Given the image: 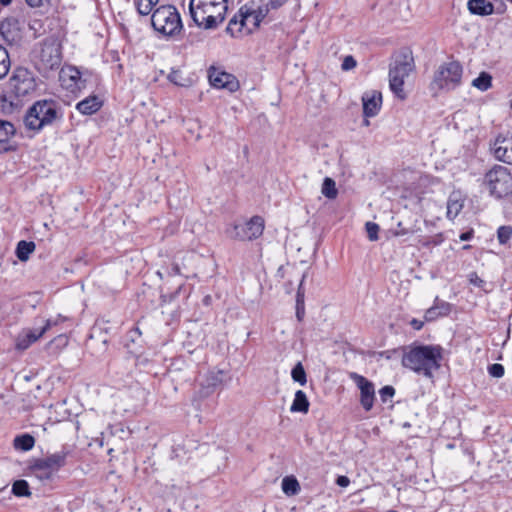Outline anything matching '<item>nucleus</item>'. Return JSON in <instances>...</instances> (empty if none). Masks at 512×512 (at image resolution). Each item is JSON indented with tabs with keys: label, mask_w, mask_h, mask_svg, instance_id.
<instances>
[{
	"label": "nucleus",
	"mask_w": 512,
	"mask_h": 512,
	"mask_svg": "<svg viewBox=\"0 0 512 512\" xmlns=\"http://www.w3.org/2000/svg\"><path fill=\"white\" fill-rule=\"evenodd\" d=\"M304 306H303V295L300 293V289L297 293V309H296V317L299 321L303 319L304 316Z\"/></svg>",
	"instance_id": "79ce46f5"
},
{
	"label": "nucleus",
	"mask_w": 512,
	"mask_h": 512,
	"mask_svg": "<svg viewBox=\"0 0 512 512\" xmlns=\"http://www.w3.org/2000/svg\"><path fill=\"white\" fill-rule=\"evenodd\" d=\"M237 24H240V28L238 29V31H241L242 27L241 26V22H240V16H239V13L236 14L228 23V26L226 28V31L228 33H230L232 36H234V26L237 25Z\"/></svg>",
	"instance_id": "c03bdc74"
},
{
	"label": "nucleus",
	"mask_w": 512,
	"mask_h": 512,
	"mask_svg": "<svg viewBox=\"0 0 512 512\" xmlns=\"http://www.w3.org/2000/svg\"><path fill=\"white\" fill-rule=\"evenodd\" d=\"M504 366L499 363H494L488 366V373L494 378H501L504 375Z\"/></svg>",
	"instance_id": "e433bc0d"
},
{
	"label": "nucleus",
	"mask_w": 512,
	"mask_h": 512,
	"mask_svg": "<svg viewBox=\"0 0 512 512\" xmlns=\"http://www.w3.org/2000/svg\"><path fill=\"white\" fill-rule=\"evenodd\" d=\"M103 102L96 95H91L78 102L76 109L83 115H92L99 111Z\"/></svg>",
	"instance_id": "aec40b11"
},
{
	"label": "nucleus",
	"mask_w": 512,
	"mask_h": 512,
	"mask_svg": "<svg viewBox=\"0 0 512 512\" xmlns=\"http://www.w3.org/2000/svg\"><path fill=\"white\" fill-rule=\"evenodd\" d=\"M181 271H180V267L178 264H173L170 271H169V274L170 275H180Z\"/></svg>",
	"instance_id": "864d4df0"
},
{
	"label": "nucleus",
	"mask_w": 512,
	"mask_h": 512,
	"mask_svg": "<svg viewBox=\"0 0 512 512\" xmlns=\"http://www.w3.org/2000/svg\"><path fill=\"white\" fill-rule=\"evenodd\" d=\"M59 81L61 86L71 93L80 92L86 86V80L82 78L79 69L74 66L61 68Z\"/></svg>",
	"instance_id": "f8f14e48"
},
{
	"label": "nucleus",
	"mask_w": 512,
	"mask_h": 512,
	"mask_svg": "<svg viewBox=\"0 0 512 512\" xmlns=\"http://www.w3.org/2000/svg\"><path fill=\"white\" fill-rule=\"evenodd\" d=\"M10 85L17 96H24L33 89V79L23 68L17 69L10 79Z\"/></svg>",
	"instance_id": "dca6fc26"
},
{
	"label": "nucleus",
	"mask_w": 512,
	"mask_h": 512,
	"mask_svg": "<svg viewBox=\"0 0 512 512\" xmlns=\"http://www.w3.org/2000/svg\"><path fill=\"white\" fill-rule=\"evenodd\" d=\"M12 493L17 497H29L31 491L29 484L26 480H16L12 485Z\"/></svg>",
	"instance_id": "a878e982"
},
{
	"label": "nucleus",
	"mask_w": 512,
	"mask_h": 512,
	"mask_svg": "<svg viewBox=\"0 0 512 512\" xmlns=\"http://www.w3.org/2000/svg\"><path fill=\"white\" fill-rule=\"evenodd\" d=\"M227 0H190L189 11L194 23L205 30L217 28L226 16Z\"/></svg>",
	"instance_id": "f03ea898"
},
{
	"label": "nucleus",
	"mask_w": 512,
	"mask_h": 512,
	"mask_svg": "<svg viewBox=\"0 0 512 512\" xmlns=\"http://www.w3.org/2000/svg\"><path fill=\"white\" fill-rule=\"evenodd\" d=\"M68 320L69 319L67 317L62 316V315H58L55 319H48L46 321V324L51 322V328H52V327L57 326L58 324H60L62 322L68 321Z\"/></svg>",
	"instance_id": "de8ad7c7"
},
{
	"label": "nucleus",
	"mask_w": 512,
	"mask_h": 512,
	"mask_svg": "<svg viewBox=\"0 0 512 512\" xmlns=\"http://www.w3.org/2000/svg\"><path fill=\"white\" fill-rule=\"evenodd\" d=\"M356 64H357V62L354 59V57L351 55H348V56H345V58L343 59L341 68L344 71H349V70L355 68Z\"/></svg>",
	"instance_id": "37998d69"
},
{
	"label": "nucleus",
	"mask_w": 512,
	"mask_h": 512,
	"mask_svg": "<svg viewBox=\"0 0 512 512\" xmlns=\"http://www.w3.org/2000/svg\"><path fill=\"white\" fill-rule=\"evenodd\" d=\"M209 81L213 87L225 88L231 92L239 88V82L234 75L215 68L209 70Z\"/></svg>",
	"instance_id": "2eb2a0df"
},
{
	"label": "nucleus",
	"mask_w": 512,
	"mask_h": 512,
	"mask_svg": "<svg viewBox=\"0 0 512 512\" xmlns=\"http://www.w3.org/2000/svg\"><path fill=\"white\" fill-rule=\"evenodd\" d=\"M366 231L368 234V238L371 241H375L378 239V231H379V225L374 222H367L366 223Z\"/></svg>",
	"instance_id": "4c0bfd02"
},
{
	"label": "nucleus",
	"mask_w": 512,
	"mask_h": 512,
	"mask_svg": "<svg viewBox=\"0 0 512 512\" xmlns=\"http://www.w3.org/2000/svg\"><path fill=\"white\" fill-rule=\"evenodd\" d=\"M463 69L459 62L450 61L439 66L432 81L433 88L453 90L461 84Z\"/></svg>",
	"instance_id": "6e6552de"
},
{
	"label": "nucleus",
	"mask_w": 512,
	"mask_h": 512,
	"mask_svg": "<svg viewBox=\"0 0 512 512\" xmlns=\"http://www.w3.org/2000/svg\"><path fill=\"white\" fill-rule=\"evenodd\" d=\"M394 236L401 237L415 233L412 227H405L402 222H398L396 228L392 230Z\"/></svg>",
	"instance_id": "f704fd0d"
},
{
	"label": "nucleus",
	"mask_w": 512,
	"mask_h": 512,
	"mask_svg": "<svg viewBox=\"0 0 512 512\" xmlns=\"http://www.w3.org/2000/svg\"><path fill=\"white\" fill-rule=\"evenodd\" d=\"M265 2L271 10L280 8L285 3V0H265Z\"/></svg>",
	"instance_id": "09e8293b"
},
{
	"label": "nucleus",
	"mask_w": 512,
	"mask_h": 512,
	"mask_svg": "<svg viewBox=\"0 0 512 512\" xmlns=\"http://www.w3.org/2000/svg\"><path fill=\"white\" fill-rule=\"evenodd\" d=\"M410 325L415 329V330H420L422 327H423V322L420 321V320H417V319H412L410 321Z\"/></svg>",
	"instance_id": "603ef678"
},
{
	"label": "nucleus",
	"mask_w": 512,
	"mask_h": 512,
	"mask_svg": "<svg viewBox=\"0 0 512 512\" xmlns=\"http://www.w3.org/2000/svg\"><path fill=\"white\" fill-rule=\"evenodd\" d=\"M222 383V372L210 373L206 378V386L216 388Z\"/></svg>",
	"instance_id": "72a5a7b5"
},
{
	"label": "nucleus",
	"mask_w": 512,
	"mask_h": 512,
	"mask_svg": "<svg viewBox=\"0 0 512 512\" xmlns=\"http://www.w3.org/2000/svg\"><path fill=\"white\" fill-rule=\"evenodd\" d=\"M11 2H12V0H0V3H1L3 6H7V5H9Z\"/></svg>",
	"instance_id": "6e6d98bb"
},
{
	"label": "nucleus",
	"mask_w": 512,
	"mask_h": 512,
	"mask_svg": "<svg viewBox=\"0 0 512 512\" xmlns=\"http://www.w3.org/2000/svg\"><path fill=\"white\" fill-rule=\"evenodd\" d=\"M67 456L68 452L63 449L45 458L38 459L31 467L32 472L40 480H49L56 471L66 464Z\"/></svg>",
	"instance_id": "1a4fd4ad"
},
{
	"label": "nucleus",
	"mask_w": 512,
	"mask_h": 512,
	"mask_svg": "<svg viewBox=\"0 0 512 512\" xmlns=\"http://www.w3.org/2000/svg\"><path fill=\"white\" fill-rule=\"evenodd\" d=\"M292 379L300 385H305L307 382L306 372L301 362H298L291 371Z\"/></svg>",
	"instance_id": "7c9ffc66"
},
{
	"label": "nucleus",
	"mask_w": 512,
	"mask_h": 512,
	"mask_svg": "<svg viewBox=\"0 0 512 512\" xmlns=\"http://www.w3.org/2000/svg\"><path fill=\"white\" fill-rule=\"evenodd\" d=\"M483 187L495 199H502L512 194V173L504 166L495 165L483 178Z\"/></svg>",
	"instance_id": "423d86ee"
},
{
	"label": "nucleus",
	"mask_w": 512,
	"mask_h": 512,
	"mask_svg": "<svg viewBox=\"0 0 512 512\" xmlns=\"http://www.w3.org/2000/svg\"><path fill=\"white\" fill-rule=\"evenodd\" d=\"M282 490L287 495H295L300 490V486L296 478L285 477L282 480Z\"/></svg>",
	"instance_id": "cd10ccee"
},
{
	"label": "nucleus",
	"mask_w": 512,
	"mask_h": 512,
	"mask_svg": "<svg viewBox=\"0 0 512 512\" xmlns=\"http://www.w3.org/2000/svg\"><path fill=\"white\" fill-rule=\"evenodd\" d=\"M510 2H512V0H509Z\"/></svg>",
	"instance_id": "052dcab7"
},
{
	"label": "nucleus",
	"mask_w": 512,
	"mask_h": 512,
	"mask_svg": "<svg viewBox=\"0 0 512 512\" xmlns=\"http://www.w3.org/2000/svg\"><path fill=\"white\" fill-rule=\"evenodd\" d=\"M388 512H397V511H394V510H390V511H388Z\"/></svg>",
	"instance_id": "bf43d9fd"
},
{
	"label": "nucleus",
	"mask_w": 512,
	"mask_h": 512,
	"mask_svg": "<svg viewBox=\"0 0 512 512\" xmlns=\"http://www.w3.org/2000/svg\"><path fill=\"white\" fill-rule=\"evenodd\" d=\"M309 405L310 404L305 392L302 390H297L292 405L290 407V411L293 413H307L309 410Z\"/></svg>",
	"instance_id": "4be33fe9"
},
{
	"label": "nucleus",
	"mask_w": 512,
	"mask_h": 512,
	"mask_svg": "<svg viewBox=\"0 0 512 512\" xmlns=\"http://www.w3.org/2000/svg\"><path fill=\"white\" fill-rule=\"evenodd\" d=\"M159 0H135V6L140 15H148Z\"/></svg>",
	"instance_id": "c756f323"
},
{
	"label": "nucleus",
	"mask_w": 512,
	"mask_h": 512,
	"mask_svg": "<svg viewBox=\"0 0 512 512\" xmlns=\"http://www.w3.org/2000/svg\"><path fill=\"white\" fill-rule=\"evenodd\" d=\"M50 329L51 322L45 324L40 329H23L16 338L15 348L20 351L28 349Z\"/></svg>",
	"instance_id": "4468645a"
},
{
	"label": "nucleus",
	"mask_w": 512,
	"mask_h": 512,
	"mask_svg": "<svg viewBox=\"0 0 512 512\" xmlns=\"http://www.w3.org/2000/svg\"><path fill=\"white\" fill-rule=\"evenodd\" d=\"M336 483L340 487H347L350 483V480L347 476H339L336 480Z\"/></svg>",
	"instance_id": "3c124183"
},
{
	"label": "nucleus",
	"mask_w": 512,
	"mask_h": 512,
	"mask_svg": "<svg viewBox=\"0 0 512 512\" xmlns=\"http://www.w3.org/2000/svg\"><path fill=\"white\" fill-rule=\"evenodd\" d=\"M36 245L32 241L21 240L16 247V256L20 261H27L30 254L34 252Z\"/></svg>",
	"instance_id": "5701e85b"
},
{
	"label": "nucleus",
	"mask_w": 512,
	"mask_h": 512,
	"mask_svg": "<svg viewBox=\"0 0 512 512\" xmlns=\"http://www.w3.org/2000/svg\"><path fill=\"white\" fill-rule=\"evenodd\" d=\"M472 237V232H465L460 235V240L462 241H468Z\"/></svg>",
	"instance_id": "5fc2aeb1"
},
{
	"label": "nucleus",
	"mask_w": 512,
	"mask_h": 512,
	"mask_svg": "<svg viewBox=\"0 0 512 512\" xmlns=\"http://www.w3.org/2000/svg\"><path fill=\"white\" fill-rule=\"evenodd\" d=\"M442 347L439 345H412L405 349L402 356L403 367L416 374L432 378L441 367Z\"/></svg>",
	"instance_id": "f257e3e1"
},
{
	"label": "nucleus",
	"mask_w": 512,
	"mask_h": 512,
	"mask_svg": "<svg viewBox=\"0 0 512 512\" xmlns=\"http://www.w3.org/2000/svg\"><path fill=\"white\" fill-rule=\"evenodd\" d=\"M512 238V226L502 225L497 229V240L501 245H506Z\"/></svg>",
	"instance_id": "2f4dec72"
},
{
	"label": "nucleus",
	"mask_w": 512,
	"mask_h": 512,
	"mask_svg": "<svg viewBox=\"0 0 512 512\" xmlns=\"http://www.w3.org/2000/svg\"><path fill=\"white\" fill-rule=\"evenodd\" d=\"M235 231L236 237L240 240L251 241L257 239L264 231V219L260 216H254L244 225H236Z\"/></svg>",
	"instance_id": "ddd939ff"
},
{
	"label": "nucleus",
	"mask_w": 512,
	"mask_h": 512,
	"mask_svg": "<svg viewBox=\"0 0 512 512\" xmlns=\"http://www.w3.org/2000/svg\"><path fill=\"white\" fill-rule=\"evenodd\" d=\"M439 316H442V315H441V313H439V311L437 310V307H435L434 305L431 308H429L425 313V319L427 321H433Z\"/></svg>",
	"instance_id": "a18cd8bd"
},
{
	"label": "nucleus",
	"mask_w": 512,
	"mask_h": 512,
	"mask_svg": "<svg viewBox=\"0 0 512 512\" xmlns=\"http://www.w3.org/2000/svg\"><path fill=\"white\" fill-rule=\"evenodd\" d=\"M62 118V110L55 101L39 100L27 110L24 125L30 131L39 132L61 121Z\"/></svg>",
	"instance_id": "7ed1b4c3"
},
{
	"label": "nucleus",
	"mask_w": 512,
	"mask_h": 512,
	"mask_svg": "<svg viewBox=\"0 0 512 512\" xmlns=\"http://www.w3.org/2000/svg\"><path fill=\"white\" fill-rule=\"evenodd\" d=\"M470 282L478 287L482 286L484 283V281L476 273H472L470 275Z\"/></svg>",
	"instance_id": "8fccbe9b"
},
{
	"label": "nucleus",
	"mask_w": 512,
	"mask_h": 512,
	"mask_svg": "<svg viewBox=\"0 0 512 512\" xmlns=\"http://www.w3.org/2000/svg\"><path fill=\"white\" fill-rule=\"evenodd\" d=\"M2 258H3V254H2V252L0 251V261L2 260Z\"/></svg>",
	"instance_id": "4d7b16f0"
},
{
	"label": "nucleus",
	"mask_w": 512,
	"mask_h": 512,
	"mask_svg": "<svg viewBox=\"0 0 512 512\" xmlns=\"http://www.w3.org/2000/svg\"><path fill=\"white\" fill-rule=\"evenodd\" d=\"M363 114L365 117H374L378 114L381 104L382 95L378 91H369L362 96Z\"/></svg>",
	"instance_id": "a211bd4d"
},
{
	"label": "nucleus",
	"mask_w": 512,
	"mask_h": 512,
	"mask_svg": "<svg viewBox=\"0 0 512 512\" xmlns=\"http://www.w3.org/2000/svg\"><path fill=\"white\" fill-rule=\"evenodd\" d=\"M380 399L383 403L388 402L395 395L394 387L386 385L379 390Z\"/></svg>",
	"instance_id": "c9c22d12"
},
{
	"label": "nucleus",
	"mask_w": 512,
	"mask_h": 512,
	"mask_svg": "<svg viewBox=\"0 0 512 512\" xmlns=\"http://www.w3.org/2000/svg\"><path fill=\"white\" fill-rule=\"evenodd\" d=\"M35 439L30 434H22L14 439V447L17 450L29 451L34 447Z\"/></svg>",
	"instance_id": "b1692460"
},
{
	"label": "nucleus",
	"mask_w": 512,
	"mask_h": 512,
	"mask_svg": "<svg viewBox=\"0 0 512 512\" xmlns=\"http://www.w3.org/2000/svg\"><path fill=\"white\" fill-rule=\"evenodd\" d=\"M349 377L360 390L361 406L365 411H370L373 408L375 400V386L373 382L356 372H351Z\"/></svg>",
	"instance_id": "9b49d317"
},
{
	"label": "nucleus",
	"mask_w": 512,
	"mask_h": 512,
	"mask_svg": "<svg viewBox=\"0 0 512 512\" xmlns=\"http://www.w3.org/2000/svg\"><path fill=\"white\" fill-rule=\"evenodd\" d=\"M321 192L326 198L335 199L338 195L335 181L330 177L324 178Z\"/></svg>",
	"instance_id": "393cba45"
},
{
	"label": "nucleus",
	"mask_w": 512,
	"mask_h": 512,
	"mask_svg": "<svg viewBox=\"0 0 512 512\" xmlns=\"http://www.w3.org/2000/svg\"><path fill=\"white\" fill-rule=\"evenodd\" d=\"M269 12L270 8L265 0H250L239 9L241 26L251 24L253 28H257Z\"/></svg>",
	"instance_id": "9d476101"
},
{
	"label": "nucleus",
	"mask_w": 512,
	"mask_h": 512,
	"mask_svg": "<svg viewBox=\"0 0 512 512\" xmlns=\"http://www.w3.org/2000/svg\"><path fill=\"white\" fill-rule=\"evenodd\" d=\"M414 68V58L409 49L400 50L396 54L394 61L390 64L389 87L399 99L403 100L406 98L403 89L404 81Z\"/></svg>",
	"instance_id": "39448f33"
},
{
	"label": "nucleus",
	"mask_w": 512,
	"mask_h": 512,
	"mask_svg": "<svg viewBox=\"0 0 512 512\" xmlns=\"http://www.w3.org/2000/svg\"><path fill=\"white\" fill-rule=\"evenodd\" d=\"M151 23L157 32L164 36H174L182 29V22L177 9L171 5L158 7L151 16Z\"/></svg>",
	"instance_id": "0eeeda50"
},
{
	"label": "nucleus",
	"mask_w": 512,
	"mask_h": 512,
	"mask_svg": "<svg viewBox=\"0 0 512 512\" xmlns=\"http://www.w3.org/2000/svg\"><path fill=\"white\" fill-rule=\"evenodd\" d=\"M504 9H498L497 12L501 13Z\"/></svg>",
	"instance_id": "13d9d810"
},
{
	"label": "nucleus",
	"mask_w": 512,
	"mask_h": 512,
	"mask_svg": "<svg viewBox=\"0 0 512 512\" xmlns=\"http://www.w3.org/2000/svg\"><path fill=\"white\" fill-rule=\"evenodd\" d=\"M62 62L61 44L55 35L45 38L34 51L36 69L45 77L57 70Z\"/></svg>",
	"instance_id": "20e7f679"
},
{
	"label": "nucleus",
	"mask_w": 512,
	"mask_h": 512,
	"mask_svg": "<svg viewBox=\"0 0 512 512\" xmlns=\"http://www.w3.org/2000/svg\"><path fill=\"white\" fill-rule=\"evenodd\" d=\"M168 79L170 82L174 83L175 85H178V86L185 85L184 79L182 77V73L179 70H172L168 75Z\"/></svg>",
	"instance_id": "58836bf2"
},
{
	"label": "nucleus",
	"mask_w": 512,
	"mask_h": 512,
	"mask_svg": "<svg viewBox=\"0 0 512 512\" xmlns=\"http://www.w3.org/2000/svg\"><path fill=\"white\" fill-rule=\"evenodd\" d=\"M16 129L10 121L0 119V153H5L14 149L12 138Z\"/></svg>",
	"instance_id": "6ab92c4d"
},
{
	"label": "nucleus",
	"mask_w": 512,
	"mask_h": 512,
	"mask_svg": "<svg viewBox=\"0 0 512 512\" xmlns=\"http://www.w3.org/2000/svg\"><path fill=\"white\" fill-rule=\"evenodd\" d=\"M462 206L458 202H449L447 206V217L454 219L460 212Z\"/></svg>",
	"instance_id": "ea45409f"
},
{
	"label": "nucleus",
	"mask_w": 512,
	"mask_h": 512,
	"mask_svg": "<svg viewBox=\"0 0 512 512\" xmlns=\"http://www.w3.org/2000/svg\"><path fill=\"white\" fill-rule=\"evenodd\" d=\"M467 8L471 14L488 16L494 13V5L488 0H469Z\"/></svg>",
	"instance_id": "412c9836"
},
{
	"label": "nucleus",
	"mask_w": 512,
	"mask_h": 512,
	"mask_svg": "<svg viewBox=\"0 0 512 512\" xmlns=\"http://www.w3.org/2000/svg\"><path fill=\"white\" fill-rule=\"evenodd\" d=\"M494 155L502 162L512 164V134L499 136L494 144Z\"/></svg>",
	"instance_id": "f3484780"
},
{
	"label": "nucleus",
	"mask_w": 512,
	"mask_h": 512,
	"mask_svg": "<svg viewBox=\"0 0 512 512\" xmlns=\"http://www.w3.org/2000/svg\"><path fill=\"white\" fill-rule=\"evenodd\" d=\"M59 0H25L27 5L31 8H39L47 11L50 7L56 5Z\"/></svg>",
	"instance_id": "473e14b6"
},
{
	"label": "nucleus",
	"mask_w": 512,
	"mask_h": 512,
	"mask_svg": "<svg viewBox=\"0 0 512 512\" xmlns=\"http://www.w3.org/2000/svg\"><path fill=\"white\" fill-rule=\"evenodd\" d=\"M472 85L481 91L488 90L492 85V77L486 72L480 73V75L472 81Z\"/></svg>",
	"instance_id": "bb28decb"
},
{
	"label": "nucleus",
	"mask_w": 512,
	"mask_h": 512,
	"mask_svg": "<svg viewBox=\"0 0 512 512\" xmlns=\"http://www.w3.org/2000/svg\"><path fill=\"white\" fill-rule=\"evenodd\" d=\"M11 62L7 50L0 45V79L4 78L10 70Z\"/></svg>",
	"instance_id": "c85d7f7f"
},
{
	"label": "nucleus",
	"mask_w": 512,
	"mask_h": 512,
	"mask_svg": "<svg viewBox=\"0 0 512 512\" xmlns=\"http://www.w3.org/2000/svg\"><path fill=\"white\" fill-rule=\"evenodd\" d=\"M68 343V339L65 335L63 334H60L58 335L57 337H55L50 343L49 345H53V344H57V346L59 347H64L66 346Z\"/></svg>",
	"instance_id": "49530a36"
},
{
	"label": "nucleus",
	"mask_w": 512,
	"mask_h": 512,
	"mask_svg": "<svg viewBox=\"0 0 512 512\" xmlns=\"http://www.w3.org/2000/svg\"><path fill=\"white\" fill-rule=\"evenodd\" d=\"M434 306L442 316L448 315L451 311V305L445 301H439L438 298H436Z\"/></svg>",
	"instance_id": "a19ab883"
}]
</instances>
